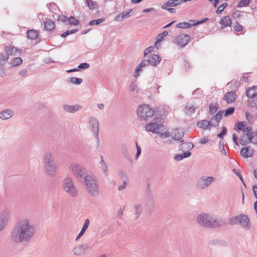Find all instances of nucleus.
Returning a JSON list of instances; mask_svg holds the SVG:
<instances>
[{"mask_svg": "<svg viewBox=\"0 0 257 257\" xmlns=\"http://www.w3.org/2000/svg\"><path fill=\"white\" fill-rule=\"evenodd\" d=\"M36 233V227L28 218H24L16 223L11 233V239L16 243L29 242Z\"/></svg>", "mask_w": 257, "mask_h": 257, "instance_id": "1", "label": "nucleus"}, {"mask_svg": "<svg viewBox=\"0 0 257 257\" xmlns=\"http://www.w3.org/2000/svg\"><path fill=\"white\" fill-rule=\"evenodd\" d=\"M197 224L205 228H216L223 226L224 221L212 214L201 213L198 215L196 220Z\"/></svg>", "mask_w": 257, "mask_h": 257, "instance_id": "2", "label": "nucleus"}, {"mask_svg": "<svg viewBox=\"0 0 257 257\" xmlns=\"http://www.w3.org/2000/svg\"><path fill=\"white\" fill-rule=\"evenodd\" d=\"M42 161L46 174L54 176L58 170L57 163L55 161L53 153L50 151H47L43 156Z\"/></svg>", "mask_w": 257, "mask_h": 257, "instance_id": "3", "label": "nucleus"}, {"mask_svg": "<svg viewBox=\"0 0 257 257\" xmlns=\"http://www.w3.org/2000/svg\"><path fill=\"white\" fill-rule=\"evenodd\" d=\"M68 169L75 178L80 183L90 175L83 166L76 162L71 163Z\"/></svg>", "mask_w": 257, "mask_h": 257, "instance_id": "4", "label": "nucleus"}, {"mask_svg": "<svg viewBox=\"0 0 257 257\" xmlns=\"http://www.w3.org/2000/svg\"><path fill=\"white\" fill-rule=\"evenodd\" d=\"M81 183L83 184L89 194L93 197L97 196L99 194V186L95 177L90 174Z\"/></svg>", "mask_w": 257, "mask_h": 257, "instance_id": "5", "label": "nucleus"}, {"mask_svg": "<svg viewBox=\"0 0 257 257\" xmlns=\"http://www.w3.org/2000/svg\"><path fill=\"white\" fill-rule=\"evenodd\" d=\"M63 189L65 192L72 197L78 196L79 192L75 186L72 178L69 177H66L62 183Z\"/></svg>", "mask_w": 257, "mask_h": 257, "instance_id": "6", "label": "nucleus"}, {"mask_svg": "<svg viewBox=\"0 0 257 257\" xmlns=\"http://www.w3.org/2000/svg\"><path fill=\"white\" fill-rule=\"evenodd\" d=\"M154 113L153 109L147 104L140 105L137 110V116L141 120L150 119L153 116Z\"/></svg>", "mask_w": 257, "mask_h": 257, "instance_id": "7", "label": "nucleus"}, {"mask_svg": "<svg viewBox=\"0 0 257 257\" xmlns=\"http://www.w3.org/2000/svg\"><path fill=\"white\" fill-rule=\"evenodd\" d=\"M89 127L93 132V135L96 139V147L99 146V139L98 137L99 121L95 117H90L88 119Z\"/></svg>", "mask_w": 257, "mask_h": 257, "instance_id": "8", "label": "nucleus"}, {"mask_svg": "<svg viewBox=\"0 0 257 257\" xmlns=\"http://www.w3.org/2000/svg\"><path fill=\"white\" fill-rule=\"evenodd\" d=\"M215 180L213 177L202 176L198 179L196 186L199 189H205L208 187L212 182L215 181Z\"/></svg>", "mask_w": 257, "mask_h": 257, "instance_id": "9", "label": "nucleus"}, {"mask_svg": "<svg viewBox=\"0 0 257 257\" xmlns=\"http://www.w3.org/2000/svg\"><path fill=\"white\" fill-rule=\"evenodd\" d=\"M163 123L161 121H159L157 122H151L147 124L145 129L148 132L158 134L160 131L163 130Z\"/></svg>", "mask_w": 257, "mask_h": 257, "instance_id": "10", "label": "nucleus"}, {"mask_svg": "<svg viewBox=\"0 0 257 257\" xmlns=\"http://www.w3.org/2000/svg\"><path fill=\"white\" fill-rule=\"evenodd\" d=\"M191 41V37L187 34H181L177 36L175 43L181 47H185Z\"/></svg>", "mask_w": 257, "mask_h": 257, "instance_id": "11", "label": "nucleus"}, {"mask_svg": "<svg viewBox=\"0 0 257 257\" xmlns=\"http://www.w3.org/2000/svg\"><path fill=\"white\" fill-rule=\"evenodd\" d=\"M238 224L242 226L245 229H249L251 227V224L248 216L244 214H239L238 215Z\"/></svg>", "mask_w": 257, "mask_h": 257, "instance_id": "12", "label": "nucleus"}, {"mask_svg": "<svg viewBox=\"0 0 257 257\" xmlns=\"http://www.w3.org/2000/svg\"><path fill=\"white\" fill-rule=\"evenodd\" d=\"M251 131V130H246L244 132L242 133L239 141L241 145H246L250 143Z\"/></svg>", "mask_w": 257, "mask_h": 257, "instance_id": "13", "label": "nucleus"}, {"mask_svg": "<svg viewBox=\"0 0 257 257\" xmlns=\"http://www.w3.org/2000/svg\"><path fill=\"white\" fill-rule=\"evenodd\" d=\"M82 108V106L78 104L74 105L65 104L63 106V110L68 113H74Z\"/></svg>", "mask_w": 257, "mask_h": 257, "instance_id": "14", "label": "nucleus"}, {"mask_svg": "<svg viewBox=\"0 0 257 257\" xmlns=\"http://www.w3.org/2000/svg\"><path fill=\"white\" fill-rule=\"evenodd\" d=\"M150 65V63L147 60H144L142 61V62L136 68V71L134 73V76L135 78H137L140 75V73L143 71V69L146 66Z\"/></svg>", "mask_w": 257, "mask_h": 257, "instance_id": "15", "label": "nucleus"}, {"mask_svg": "<svg viewBox=\"0 0 257 257\" xmlns=\"http://www.w3.org/2000/svg\"><path fill=\"white\" fill-rule=\"evenodd\" d=\"M240 153L242 157L248 158L252 157L254 154V150L249 147H246L241 149Z\"/></svg>", "mask_w": 257, "mask_h": 257, "instance_id": "16", "label": "nucleus"}, {"mask_svg": "<svg viewBox=\"0 0 257 257\" xmlns=\"http://www.w3.org/2000/svg\"><path fill=\"white\" fill-rule=\"evenodd\" d=\"M14 114L13 110L7 108L0 112V118L3 120H6L11 118Z\"/></svg>", "mask_w": 257, "mask_h": 257, "instance_id": "17", "label": "nucleus"}, {"mask_svg": "<svg viewBox=\"0 0 257 257\" xmlns=\"http://www.w3.org/2000/svg\"><path fill=\"white\" fill-rule=\"evenodd\" d=\"M148 60L150 65L155 66L160 62L161 58L158 55L152 54L149 56Z\"/></svg>", "mask_w": 257, "mask_h": 257, "instance_id": "18", "label": "nucleus"}, {"mask_svg": "<svg viewBox=\"0 0 257 257\" xmlns=\"http://www.w3.org/2000/svg\"><path fill=\"white\" fill-rule=\"evenodd\" d=\"M87 249L86 244L78 245L75 246L72 250L73 253L76 255H81L84 253L85 250Z\"/></svg>", "mask_w": 257, "mask_h": 257, "instance_id": "19", "label": "nucleus"}, {"mask_svg": "<svg viewBox=\"0 0 257 257\" xmlns=\"http://www.w3.org/2000/svg\"><path fill=\"white\" fill-rule=\"evenodd\" d=\"M236 98L235 92L233 91L228 92L224 96V100L228 103H231L235 101Z\"/></svg>", "mask_w": 257, "mask_h": 257, "instance_id": "20", "label": "nucleus"}, {"mask_svg": "<svg viewBox=\"0 0 257 257\" xmlns=\"http://www.w3.org/2000/svg\"><path fill=\"white\" fill-rule=\"evenodd\" d=\"M5 50L6 52V54H8V56L9 55H16L20 53V50L17 48L11 45L6 46Z\"/></svg>", "mask_w": 257, "mask_h": 257, "instance_id": "21", "label": "nucleus"}, {"mask_svg": "<svg viewBox=\"0 0 257 257\" xmlns=\"http://www.w3.org/2000/svg\"><path fill=\"white\" fill-rule=\"evenodd\" d=\"M197 126L204 130H207L209 126H215V124L214 122H211L207 120H202L198 121L197 124Z\"/></svg>", "mask_w": 257, "mask_h": 257, "instance_id": "22", "label": "nucleus"}, {"mask_svg": "<svg viewBox=\"0 0 257 257\" xmlns=\"http://www.w3.org/2000/svg\"><path fill=\"white\" fill-rule=\"evenodd\" d=\"M181 4V0H169L165 3L163 5L161 6L162 9H167L168 7H176Z\"/></svg>", "mask_w": 257, "mask_h": 257, "instance_id": "23", "label": "nucleus"}, {"mask_svg": "<svg viewBox=\"0 0 257 257\" xmlns=\"http://www.w3.org/2000/svg\"><path fill=\"white\" fill-rule=\"evenodd\" d=\"M9 218L8 214L7 212H4L0 215V231L5 227Z\"/></svg>", "mask_w": 257, "mask_h": 257, "instance_id": "24", "label": "nucleus"}, {"mask_svg": "<svg viewBox=\"0 0 257 257\" xmlns=\"http://www.w3.org/2000/svg\"><path fill=\"white\" fill-rule=\"evenodd\" d=\"M219 24L221 25V28L224 29L231 26V20L229 16H224L220 20Z\"/></svg>", "mask_w": 257, "mask_h": 257, "instance_id": "25", "label": "nucleus"}, {"mask_svg": "<svg viewBox=\"0 0 257 257\" xmlns=\"http://www.w3.org/2000/svg\"><path fill=\"white\" fill-rule=\"evenodd\" d=\"M90 221L88 219H86L83 225V226L81 229V231L78 234V235L76 236L75 238V240L77 241L84 234V232L86 230V229L88 228L89 225Z\"/></svg>", "mask_w": 257, "mask_h": 257, "instance_id": "26", "label": "nucleus"}, {"mask_svg": "<svg viewBox=\"0 0 257 257\" xmlns=\"http://www.w3.org/2000/svg\"><path fill=\"white\" fill-rule=\"evenodd\" d=\"M134 209L135 211V219H137L139 217L140 214L143 210L142 205L139 203L135 204L134 205Z\"/></svg>", "mask_w": 257, "mask_h": 257, "instance_id": "27", "label": "nucleus"}, {"mask_svg": "<svg viewBox=\"0 0 257 257\" xmlns=\"http://www.w3.org/2000/svg\"><path fill=\"white\" fill-rule=\"evenodd\" d=\"M246 95L248 98L257 96V85L248 88L246 91Z\"/></svg>", "mask_w": 257, "mask_h": 257, "instance_id": "28", "label": "nucleus"}, {"mask_svg": "<svg viewBox=\"0 0 257 257\" xmlns=\"http://www.w3.org/2000/svg\"><path fill=\"white\" fill-rule=\"evenodd\" d=\"M44 25L45 29L47 31H52L55 27L54 22L50 20H46V21H44Z\"/></svg>", "mask_w": 257, "mask_h": 257, "instance_id": "29", "label": "nucleus"}, {"mask_svg": "<svg viewBox=\"0 0 257 257\" xmlns=\"http://www.w3.org/2000/svg\"><path fill=\"white\" fill-rule=\"evenodd\" d=\"M223 113V110L218 111V112L211 118L210 122H214L215 124V126L217 125L218 122L221 119Z\"/></svg>", "mask_w": 257, "mask_h": 257, "instance_id": "30", "label": "nucleus"}, {"mask_svg": "<svg viewBox=\"0 0 257 257\" xmlns=\"http://www.w3.org/2000/svg\"><path fill=\"white\" fill-rule=\"evenodd\" d=\"M235 126L237 127L236 131H241L242 133L244 132L246 130H251L250 127L245 126V123L243 121L238 122Z\"/></svg>", "mask_w": 257, "mask_h": 257, "instance_id": "31", "label": "nucleus"}, {"mask_svg": "<svg viewBox=\"0 0 257 257\" xmlns=\"http://www.w3.org/2000/svg\"><path fill=\"white\" fill-rule=\"evenodd\" d=\"M27 34L28 38L31 40L36 39L39 35L38 32L33 29L27 31Z\"/></svg>", "mask_w": 257, "mask_h": 257, "instance_id": "32", "label": "nucleus"}, {"mask_svg": "<svg viewBox=\"0 0 257 257\" xmlns=\"http://www.w3.org/2000/svg\"><path fill=\"white\" fill-rule=\"evenodd\" d=\"M198 108V107L194 106L191 104H187L184 108V111L186 114L191 115Z\"/></svg>", "mask_w": 257, "mask_h": 257, "instance_id": "33", "label": "nucleus"}, {"mask_svg": "<svg viewBox=\"0 0 257 257\" xmlns=\"http://www.w3.org/2000/svg\"><path fill=\"white\" fill-rule=\"evenodd\" d=\"M194 147V145L193 144L190 142H186L183 144H181L179 146V149L181 151H184L185 150H190L193 149Z\"/></svg>", "mask_w": 257, "mask_h": 257, "instance_id": "34", "label": "nucleus"}, {"mask_svg": "<svg viewBox=\"0 0 257 257\" xmlns=\"http://www.w3.org/2000/svg\"><path fill=\"white\" fill-rule=\"evenodd\" d=\"M191 152L188 151L186 152H184V153H183L182 154L176 155H175L174 158L176 161H179L182 160L184 158H188V157H190L191 156Z\"/></svg>", "mask_w": 257, "mask_h": 257, "instance_id": "35", "label": "nucleus"}, {"mask_svg": "<svg viewBox=\"0 0 257 257\" xmlns=\"http://www.w3.org/2000/svg\"><path fill=\"white\" fill-rule=\"evenodd\" d=\"M173 138L175 140L180 141L184 136V133L182 131L175 130L173 133Z\"/></svg>", "mask_w": 257, "mask_h": 257, "instance_id": "36", "label": "nucleus"}, {"mask_svg": "<svg viewBox=\"0 0 257 257\" xmlns=\"http://www.w3.org/2000/svg\"><path fill=\"white\" fill-rule=\"evenodd\" d=\"M99 164L100 165L101 170H102L103 174L105 177L108 176V170H107V166L106 164L104 162L103 160V158H101V160L99 162Z\"/></svg>", "mask_w": 257, "mask_h": 257, "instance_id": "37", "label": "nucleus"}, {"mask_svg": "<svg viewBox=\"0 0 257 257\" xmlns=\"http://www.w3.org/2000/svg\"><path fill=\"white\" fill-rule=\"evenodd\" d=\"M86 3L90 10H94L98 8L97 3L92 0H86Z\"/></svg>", "mask_w": 257, "mask_h": 257, "instance_id": "38", "label": "nucleus"}, {"mask_svg": "<svg viewBox=\"0 0 257 257\" xmlns=\"http://www.w3.org/2000/svg\"><path fill=\"white\" fill-rule=\"evenodd\" d=\"M9 56L8 54L1 53L0 54V66H4L8 62Z\"/></svg>", "mask_w": 257, "mask_h": 257, "instance_id": "39", "label": "nucleus"}, {"mask_svg": "<svg viewBox=\"0 0 257 257\" xmlns=\"http://www.w3.org/2000/svg\"><path fill=\"white\" fill-rule=\"evenodd\" d=\"M82 81V79L76 77H71L68 80L69 83L75 85H80Z\"/></svg>", "mask_w": 257, "mask_h": 257, "instance_id": "40", "label": "nucleus"}, {"mask_svg": "<svg viewBox=\"0 0 257 257\" xmlns=\"http://www.w3.org/2000/svg\"><path fill=\"white\" fill-rule=\"evenodd\" d=\"M250 143L253 144L257 145V131L255 132L251 131Z\"/></svg>", "mask_w": 257, "mask_h": 257, "instance_id": "41", "label": "nucleus"}, {"mask_svg": "<svg viewBox=\"0 0 257 257\" xmlns=\"http://www.w3.org/2000/svg\"><path fill=\"white\" fill-rule=\"evenodd\" d=\"M207 20H208L207 18H205V19H204L202 21H197L196 22H195V21H193V20H190L189 21V22L187 23L190 26V28L191 26H196L197 25L201 24L204 23L205 22H206Z\"/></svg>", "mask_w": 257, "mask_h": 257, "instance_id": "42", "label": "nucleus"}, {"mask_svg": "<svg viewBox=\"0 0 257 257\" xmlns=\"http://www.w3.org/2000/svg\"><path fill=\"white\" fill-rule=\"evenodd\" d=\"M218 107V104L217 103H211L209 106V111L211 114L215 113L217 110Z\"/></svg>", "mask_w": 257, "mask_h": 257, "instance_id": "43", "label": "nucleus"}, {"mask_svg": "<svg viewBox=\"0 0 257 257\" xmlns=\"http://www.w3.org/2000/svg\"><path fill=\"white\" fill-rule=\"evenodd\" d=\"M248 104L251 107L257 106V96L250 98L248 101Z\"/></svg>", "mask_w": 257, "mask_h": 257, "instance_id": "44", "label": "nucleus"}, {"mask_svg": "<svg viewBox=\"0 0 257 257\" xmlns=\"http://www.w3.org/2000/svg\"><path fill=\"white\" fill-rule=\"evenodd\" d=\"M49 11L53 13H56L57 10L58 9L57 6L54 3H50L47 5Z\"/></svg>", "mask_w": 257, "mask_h": 257, "instance_id": "45", "label": "nucleus"}, {"mask_svg": "<svg viewBox=\"0 0 257 257\" xmlns=\"http://www.w3.org/2000/svg\"><path fill=\"white\" fill-rule=\"evenodd\" d=\"M22 59L20 57H16L13 59L12 62V66H17L22 63Z\"/></svg>", "mask_w": 257, "mask_h": 257, "instance_id": "46", "label": "nucleus"}, {"mask_svg": "<svg viewBox=\"0 0 257 257\" xmlns=\"http://www.w3.org/2000/svg\"><path fill=\"white\" fill-rule=\"evenodd\" d=\"M219 150L220 152L224 156H226V152L224 149V143L222 141L219 142Z\"/></svg>", "mask_w": 257, "mask_h": 257, "instance_id": "47", "label": "nucleus"}, {"mask_svg": "<svg viewBox=\"0 0 257 257\" xmlns=\"http://www.w3.org/2000/svg\"><path fill=\"white\" fill-rule=\"evenodd\" d=\"M251 0H241L238 3L237 7L239 8L248 6L250 3Z\"/></svg>", "mask_w": 257, "mask_h": 257, "instance_id": "48", "label": "nucleus"}, {"mask_svg": "<svg viewBox=\"0 0 257 257\" xmlns=\"http://www.w3.org/2000/svg\"><path fill=\"white\" fill-rule=\"evenodd\" d=\"M105 21V19L103 18L99 19L97 20H92L89 22V25L93 26V25H98L99 24L104 22Z\"/></svg>", "mask_w": 257, "mask_h": 257, "instance_id": "49", "label": "nucleus"}, {"mask_svg": "<svg viewBox=\"0 0 257 257\" xmlns=\"http://www.w3.org/2000/svg\"><path fill=\"white\" fill-rule=\"evenodd\" d=\"M238 215L233 216V217L228 219V222L230 225H233L236 224H238Z\"/></svg>", "mask_w": 257, "mask_h": 257, "instance_id": "50", "label": "nucleus"}, {"mask_svg": "<svg viewBox=\"0 0 257 257\" xmlns=\"http://www.w3.org/2000/svg\"><path fill=\"white\" fill-rule=\"evenodd\" d=\"M68 21L70 25L77 26L79 24V21L73 17H70L69 18Z\"/></svg>", "mask_w": 257, "mask_h": 257, "instance_id": "51", "label": "nucleus"}, {"mask_svg": "<svg viewBox=\"0 0 257 257\" xmlns=\"http://www.w3.org/2000/svg\"><path fill=\"white\" fill-rule=\"evenodd\" d=\"M227 85H230V86H232V89H236L238 87L239 85V82L237 81H231L228 83Z\"/></svg>", "mask_w": 257, "mask_h": 257, "instance_id": "52", "label": "nucleus"}, {"mask_svg": "<svg viewBox=\"0 0 257 257\" xmlns=\"http://www.w3.org/2000/svg\"><path fill=\"white\" fill-rule=\"evenodd\" d=\"M176 27L178 28H182V29L190 28V26L188 24V23L187 22L179 23L177 25Z\"/></svg>", "mask_w": 257, "mask_h": 257, "instance_id": "53", "label": "nucleus"}, {"mask_svg": "<svg viewBox=\"0 0 257 257\" xmlns=\"http://www.w3.org/2000/svg\"><path fill=\"white\" fill-rule=\"evenodd\" d=\"M227 3H223L222 5L220 6L217 9L216 13L217 14H220L224 10V9L227 7Z\"/></svg>", "mask_w": 257, "mask_h": 257, "instance_id": "54", "label": "nucleus"}, {"mask_svg": "<svg viewBox=\"0 0 257 257\" xmlns=\"http://www.w3.org/2000/svg\"><path fill=\"white\" fill-rule=\"evenodd\" d=\"M234 111V108L233 107L227 108L224 112V116H227L229 115L232 114Z\"/></svg>", "mask_w": 257, "mask_h": 257, "instance_id": "55", "label": "nucleus"}, {"mask_svg": "<svg viewBox=\"0 0 257 257\" xmlns=\"http://www.w3.org/2000/svg\"><path fill=\"white\" fill-rule=\"evenodd\" d=\"M122 152L123 155L125 158H126L127 159H129L130 156V155H129V153L128 152V151H127V149L126 147H123L122 148Z\"/></svg>", "mask_w": 257, "mask_h": 257, "instance_id": "56", "label": "nucleus"}, {"mask_svg": "<svg viewBox=\"0 0 257 257\" xmlns=\"http://www.w3.org/2000/svg\"><path fill=\"white\" fill-rule=\"evenodd\" d=\"M137 88V85L134 82H132L129 85V89L131 92L134 91Z\"/></svg>", "mask_w": 257, "mask_h": 257, "instance_id": "57", "label": "nucleus"}, {"mask_svg": "<svg viewBox=\"0 0 257 257\" xmlns=\"http://www.w3.org/2000/svg\"><path fill=\"white\" fill-rule=\"evenodd\" d=\"M89 64L87 63H82L79 65L78 68L80 69H86L88 68Z\"/></svg>", "mask_w": 257, "mask_h": 257, "instance_id": "58", "label": "nucleus"}, {"mask_svg": "<svg viewBox=\"0 0 257 257\" xmlns=\"http://www.w3.org/2000/svg\"><path fill=\"white\" fill-rule=\"evenodd\" d=\"M136 149H137V153L136 154V159H137L141 154V147L138 145L137 142H136Z\"/></svg>", "mask_w": 257, "mask_h": 257, "instance_id": "59", "label": "nucleus"}, {"mask_svg": "<svg viewBox=\"0 0 257 257\" xmlns=\"http://www.w3.org/2000/svg\"><path fill=\"white\" fill-rule=\"evenodd\" d=\"M226 131H227V130L226 128V127H223L222 131L219 134L217 135V137L219 138H221V139L223 138V137L226 134Z\"/></svg>", "mask_w": 257, "mask_h": 257, "instance_id": "60", "label": "nucleus"}, {"mask_svg": "<svg viewBox=\"0 0 257 257\" xmlns=\"http://www.w3.org/2000/svg\"><path fill=\"white\" fill-rule=\"evenodd\" d=\"M168 33L167 31H164L162 33L160 34L158 36V38L159 41L163 39L164 37L168 35Z\"/></svg>", "mask_w": 257, "mask_h": 257, "instance_id": "61", "label": "nucleus"}, {"mask_svg": "<svg viewBox=\"0 0 257 257\" xmlns=\"http://www.w3.org/2000/svg\"><path fill=\"white\" fill-rule=\"evenodd\" d=\"M234 30L236 32H240L243 30V27L241 25L237 24L234 26Z\"/></svg>", "mask_w": 257, "mask_h": 257, "instance_id": "62", "label": "nucleus"}, {"mask_svg": "<svg viewBox=\"0 0 257 257\" xmlns=\"http://www.w3.org/2000/svg\"><path fill=\"white\" fill-rule=\"evenodd\" d=\"M153 49V47H149L147 48L146 49H145L144 50V55L146 56L147 55L150 54L152 52Z\"/></svg>", "mask_w": 257, "mask_h": 257, "instance_id": "63", "label": "nucleus"}, {"mask_svg": "<svg viewBox=\"0 0 257 257\" xmlns=\"http://www.w3.org/2000/svg\"><path fill=\"white\" fill-rule=\"evenodd\" d=\"M132 9H128L126 12L121 13L122 16H123V19L128 17Z\"/></svg>", "mask_w": 257, "mask_h": 257, "instance_id": "64", "label": "nucleus"}]
</instances>
